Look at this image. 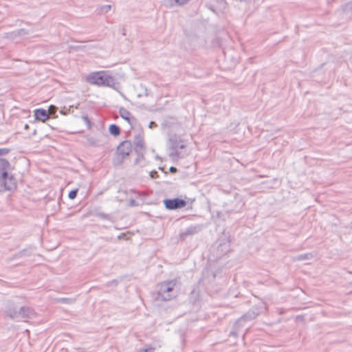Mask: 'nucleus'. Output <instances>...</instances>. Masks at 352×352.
Instances as JSON below:
<instances>
[{
	"label": "nucleus",
	"instance_id": "nucleus-1",
	"mask_svg": "<svg viewBox=\"0 0 352 352\" xmlns=\"http://www.w3.org/2000/svg\"><path fill=\"white\" fill-rule=\"evenodd\" d=\"M231 244L232 239L230 232L223 230L210 248V256L214 260H218L227 256L232 252Z\"/></svg>",
	"mask_w": 352,
	"mask_h": 352
},
{
	"label": "nucleus",
	"instance_id": "nucleus-2",
	"mask_svg": "<svg viewBox=\"0 0 352 352\" xmlns=\"http://www.w3.org/2000/svg\"><path fill=\"white\" fill-rule=\"evenodd\" d=\"M13 169L9 161L0 157V183L4 190H12L16 187L14 175L9 172Z\"/></svg>",
	"mask_w": 352,
	"mask_h": 352
},
{
	"label": "nucleus",
	"instance_id": "nucleus-3",
	"mask_svg": "<svg viewBox=\"0 0 352 352\" xmlns=\"http://www.w3.org/2000/svg\"><path fill=\"white\" fill-rule=\"evenodd\" d=\"M87 80L90 84L116 89V85L117 83L115 82V78L109 75L108 72H93L87 76Z\"/></svg>",
	"mask_w": 352,
	"mask_h": 352
},
{
	"label": "nucleus",
	"instance_id": "nucleus-4",
	"mask_svg": "<svg viewBox=\"0 0 352 352\" xmlns=\"http://www.w3.org/2000/svg\"><path fill=\"white\" fill-rule=\"evenodd\" d=\"M176 284V280L164 281L159 284L156 299L167 301L176 297L177 294L175 292Z\"/></svg>",
	"mask_w": 352,
	"mask_h": 352
},
{
	"label": "nucleus",
	"instance_id": "nucleus-5",
	"mask_svg": "<svg viewBox=\"0 0 352 352\" xmlns=\"http://www.w3.org/2000/svg\"><path fill=\"white\" fill-rule=\"evenodd\" d=\"M169 148L170 153L169 156L173 160H178L179 159L184 158L187 154L179 150L185 149L186 145L184 141L176 135L171 136L168 140Z\"/></svg>",
	"mask_w": 352,
	"mask_h": 352
},
{
	"label": "nucleus",
	"instance_id": "nucleus-6",
	"mask_svg": "<svg viewBox=\"0 0 352 352\" xmlns=\"http://www.w3.org/2000/svg\"><path fill=\"white\" fill-rule=\"evenodd\" d=\"M265 308L263 303H259L250 309L245 314L239 318L234 324V328L237 329L243 326V322L250 321L259 316Z\"/></svg>",
	"mask_w": 352,
	"mask_h": 352
},
{
	"label": "nucleus",
	"instance_id": "nucleus-7",
	"mask_svg": "<svg viewBox=\"0 0 352 352\" xmlns=\"http://www.w3.org/2000/svg\"><path fill=\"white\" fill-rule=\"evenodd\" d=\"M231 204L234 205L230 209L226 210L225 212L219 211L217 212V217L222 221H226L229 218L231 213H237L240 212L241 209L243 207L244 203L243 202L240 196L236 194L234 197L233 201Z\"/></svg>",
	"mask_w": 352,
	"mask_h": 352
},
{
	"label": "nucleus",
	"instance_id": "nucleus-8",
	"mask_svg": "<svg viewBox=\"0 0 352 352\" xmlns=\"http://www.w3.org/2000/svg\"><path fill=\"white\" fill-rule=\"evenodd\" d=\"M163 204L166 209L168 210H175L184 208L186 206V201L181 198L175 197L173 199H164Z\"/></svg>",
	"mask_w": 352,
	"mask_h": 352
},
{
	"label": "nucleus",
	"instance_id": "nucleus-9",
	"mask_svg": "<svg viewBox=\"0 0 352 352\" xmlns=\"http://www.w3.org/2000/svg\"><path fill=\"white\" fill-rule=\"evenodd\" d=\"M19 309V307L16 303L12 301H9L5 307V318H10L12 320L18 319Z\"/></svg>",
	"mask_w": 352,
	"mask_h": 352
},
{
	"label": "nucleus",
	"instance_id": "nucleus-10",
	"mask_svg": "<svg viewBox=\"0 0 352 352\" xmlns=\"http://www.w3.org/2000/svg\"><path fill=\"white\" fill-rule=\"evenodd\" d=\"M134 144H135V152L139 156H143L145 153V146L144 142V137L141 133H138L134 137Z\"/></svg>",
	"mask_w": 352,
	"mask_h": 352
},
{
	"label": "nucleus",
	"instance_id": "nucleus-11",
	"mask_svg": "<svg viewBox=\"0 0 352 352\" xmlns=\"http://www.w3.org/2000/svg\"><path fill=\"white\" fill-rule=\"evenodd\" d=\"M36 314L34 309L28 306L19 307L18 311V318L32 319L36 316Z\"/></svg>",
	"mask_w": 352,
	"mask_h": 352
},
{
	"label": "nucleus",
	"instance_id": "nucleus-12",
	"mask_svg": "<svg viewBox=\"0 0 352 352\" xmlns=\"http://www.w3.org/2000/svg\"><path fill=\"white\" fill-rule=\"evenodd\" d=\"M132 151V144L130 140L122 141L117 147L116 153L124 157L128 156Z\"/></svg>",
	"mask_w": 352,
	"mask_h": 352
},
{
	"label": "nucleus",
	"instance_id": "nucleus-13",
	"mask_svg": "<svg viewBox=\"0 0 352 352\" xmlns=\"http://www.w3.org/2000/svg\"><path fill=\"white\" fill-rule=\"evenodd\" d=\"M201 229L202 226L201 225L191 226L179 234V239L181 241H185L187 236L197 234Z\"/></svg>",
	"mask_w": 352,
	"mask_h": 352
},
{
	"label": "nucleus",
	"instance_id": "nucleus-14",
	"mask_svg": "<svg viewBox=\"0 0 352 352\" xmlns=\"http://www.w3.org/2000/svg\"><path fill=\"white\" fill-rule=\"evenodd\" d=\"M119 113L121 118L126 120L131 125V129H133L137 120L131 115V112L126 109L124 107H120L119 109Z\"/></svg>",
	"mask_w": 352,
	"mask_h": 352
},
{
	"label": "nucleus",
	"instance_id": "nucleus-15",
	"mask_svg": "<svg viewBox=\"0 0 352 352\" xmlns=\"http://www.w3.org/2000/svg\"><path fill=\"white\" fill-rule=\"evenodd\" d=\"M35 119L41 122H45L50 119L49 113L47 110L39 108L34 111Z\"/></svg>",
	"mask_w": 352,
	"mask_h": 352
},
{
	"label": "nucleus",
	"instance_id": "nucleus-16",
	"mask_svg": "<svg viewBox=\"0 0 352 352\" xmlns=\"http://www.w3.org/2000/svg\"><path fill=\"white\" fill-rule=\"evenodd\" d=\"M93 215L97 217H99L102 219L108 220L110 221H113V217L111 214L104 213L103 212L99 211L98 209H95L93 212Z\"/></svg>",
	"mask_w": 352,
	"mask_h": 352
},
{
	"label": "nucleus",
	"instance_id": "nucleus-17",
	"mask_svg": "<svg viewBox=\"0 0 352 352\" xmlns=\"http://www.w3.org/2000/svg\"><path fill=\"white\" fill-rule=\"evenodd\" d=\"M199 298V290L198 288H193L190 294L189 300L192 303H195Z\"/></svg>",
	"mask_w": 352,
	"mask_h": 352
},
{
	"label": "nucleus",
	"instance_id": "nucleus-18",
	"mask_svg": "<svg viewBox=\"0 0 352 352\" xmlns=\"http://www.w3.org/2000/svg\"><path fill=\"white\" fill-rule=\"evenodd\" d=\"M109 132L111 135L118 136L121 133L120 126L116 124H111L109 126Z\"/></svg>",
	"mask_w": 352,
	"mask_h": 352
},
{
	"label": "nucleus",
	"instance_id": "nucleus-19",
	"mask_svg": "<svg viewBox=\"0 0 352 352\" xmlns=\"http://www.w3.org/2000/svg\"><path fill=\"white\" fill-rule=\"evenodd\" d=\"M124 158H125V157H124L120 154H117L116 153V155L113 157V160H112L113 164L116 166L122 165Z\"/></svg>",
	"mask_w": 352,
	"mask_h": 352
},
{
	"label": "nucleus",
	"instance_id": "nucleus-20",
	"mask_svg": "<svg viewBox=\"0 0 352 352\" xmlns=\"http://www.w3.org/2000/svg\"><path fill=\"white\" fill-rule=\"evenodd\" d=\"M87 143L88 145L91 146H99V141L93 137H89L87 138Z\"/></svg>",
	"mask_w": 352,
	"mask_h": 352
},
{
	"label": "nucleus",
	"instance_id": "nucleus-21",
	"mask_svg": "<svg viewBox=\"0 0 352 352\" xmlns=\"http://www.w3.org/2000/svg\"><path fill=\"white\" fill-rule=\"evenodd\" d=\"M178 0H164V4L167 8H172L175 6H177Z\"/></svg>",
	"mask_w": 352,
	"mask_h": 352
},
{
	"label": "nucleus",
	"instance_id": "nucleus-22",
	"mask_svg": "<svg viewBox=\"0 0 352 352\" xmlns=\"http://www.w3.org/2000/svg\"><path fill=\"white\" fill-rule=\"evenodd\" d=\"M74 299L69 298H60L58 299V302L65 304H72L74 302Z\"/></svg>",
	"mask_w": 352,
	"mask_h": 352
},
{
	"label": "nucleus",
	"instance_id": "nucleus-23",
	"mask_svg": "<svg viewBox=\"0 0 352 352\" xmlns=\"http://www.w3.org/2000/svg\"><path fill=\"white\" fill-rule=\"evenodd\" d=\"M78 188L72 190L71 191H69V192L68 194V197L70 199H74L76 197L77 195H78Z\"/></svg>",
	"mask_w": 352,
	"mask_h": 352
},
{
	"label": "nucleus",
	"instance_id": "nucleus-24",
	"mask_svg": "<svg viewBox=\"0 0 352 352\" xmlns=\"http://www.w3.org/2000/svg\"><path fill=\"white\" fill-rule=\"evenodd\" d=\"M73 105L69 106V107H64L60 111V113L62 115H67L71 113V108H73Z\"/></svg>",
	"mask_w": 352,
	"mask_h": 352
},
{
	"label": "nucleus",
	"instance_id": "nucleus-25",
	"mask_svg": "<svg viewBox=\"0 0 352 352\" xmlns=\"http://www.w3.org/2000/svg\"><path fill=\"white\" fill-rule=\"evenodd\" d=\"M82 119L87 124V128L89 129H90L91 128V120H89V117L87 115H84L82 116Z\"/></svg>",
	"mask_w": 352,
	"mask_h": 352
},
{
	"label": "nucleus",
	"instance_id": "nucleus-26",
	"mask_svg": "<svg viewBox=\"0 0 352 352\" xmlns=\"http://www.w3.org/2000/svg\"><path fill=\"white\" fill-rule=\"evenodd\" d=\"M16 36H23L28 34V31L25 29H19L13 32Z\"/></svg>",
	"mask_w": 352,
	"mask_h": 352
},
{
	"label": "nucleus",
	"instance_id": "nucleus-27",
	"mask_svg": "<svg viewBox=\"0 0 352 352\" xmlns=\"http://www.w3.org/2000/svg\"><path fill=\"white\" fill-rule=\"evenodd\" d=\"M111 8V5H105V6H103L102 8H101V12L102 13H107L108 12Z\"/></svg>",
	"mask_w": 352,
	"mask_h": 352
},
{
	"label": "nucleus",
	"instance_id": "nucleus-28",
	"mask_svg": "<svg viewBox=\"0 0 352 352\" xmlns=\"http://www.w3.org/2000/svg\"><path fill=\"white\" fill-rule=\"evenodd\" d=\"M10 152V149L8 148H0V156L6 155Z\"/></svg>",
	"mask_w": 352,
	"mask_h": 352
},
{
	"label": "nucleus",
	"instance_id": "nucleus-29",
	"mask_svg": "<svg viewBox=\"0 0 352 352\" xmlns=\"http://www.w3.org/2000/svg\"><path fill=\"white\" fill-rule=\"evenodd\" d=\"M155 351L154 347H148L146 349H141L138 350V352H153Z\"/></svg>",
	"mask_w": 352,
	"mask_h": 352
},
{
	"label": "nucleus",
	"instance_id": "nucleus-30",
	"mask_svg": "<svg viewBox=\"0 0 352 352\" xmlns=\"http://www.w3.org/2000/svg\"><path fill=\"white\" fill-rule=\"evenodd\" d=\"M150 177L153 179H155L159 177L158 173L156 170H152L149 173Z\"/></svg>",
	"mask_w": 352,
	"mask_h": 352
},
{
	"label": "nucleus",
	"instance_id": "nucleus-31",
	"mask_svg": "<svg viewBox=\"0 0 352 352\" xmlns=\"http://www.w3.org/2000/svg\"><path fill=\"white\" fill-rule=\"evenodd\" d=\"M118 280L114 279V280H111V281L108 282V283H107V286H111V285L117 286V285H118Z\"/></svg>",
	"mask_w": 352,
	"mask_h": 352
},
{
	"label": "nucleus",
	"instance_id": "nucleus-32",
	"mask_svg": "<svg viewBox=\"0 0 352 352\" xmlns=\"http://www.w3.org/2000/svg\"><path fill=\"white\" fill-rule=\"evenodd\" d=\"M190 0H178L177 6H183L187 3Z\"/></svg>",
	"mask_w": 352,
	"mask_h": 352
},
{
	"label": "nucleus",
	"instance_id": "nucleus-33",
	"mask_svg": "<svg viewBox=\"0 0 352 352\" xmlns=\"http://www.w3.org/2000/svg\"><path fill=\"white\" fill-rule=\"evenodd\" d=\"M157 123H156L155 122H154V121H151V122H150V123H149V124H148V127H149L150 129H153V128H155V127H157Z\"/></svg>",
	"mask_w": 352,
	"mask_h": 352
},
{
	"label": "nucleus",
	"instance_id": "nucleus-34",
	"mask_svg": "<svg viewBox=\"0 0 352 352\" xmlns=\"http://www.w3.org/2000/svg\"><path fill=\"white\" fill-rule=\"evenodd\" d=\"M142 159H144V155L142 157V156H139L138 155L137 158L134 161V164L135 165L138 164L140 162V160H142Z\"/></svg>",
	"mask_w": 352,
	"mask_h": 352
},
{
	"label": "nucleus",
	"instance_id": "nucleus-35",
	"mask_svg": "<svg viewBox=\"0 0 352 352\" xmlns=\"http://www.w3.org/2000/svg\"><path fill=\"white\" fill-rule=\"evenodd\" d=\"M169 171L171 173H175L178 171L177 168L175 166H170V168H169Z\"/></svg>",
	"mask_w": 352,
	"mask_h": 352
},
{
	"label": "nucleus",
	"instance_id": "nucleus-36",
	"mask_svg": "<svg viewBox=\"0 0 352 352\" xmlns=\"http://www.w3.org/2000/svg\"><path fill=\"white\" fill-rule=\"evenodd\" d=\"M25 250H23L14 255L15 257H21L25 254Z\"/></svg>",
	"mask_w": 352,
	"mask_h": 352
},
{
	"label": "nucleus",
	"instance_id": "nucleus-37",
	"mask_svg": "<svg viewBox=\"0 0 352 352\" xmlns=\"http://www.w3.org/2000/svg\"><path fill=\"white\" fill-rule=\"evenodd\" d=\"M307 257V254H301L300 256H298V260H302V259H305Z\"/></svg>",
	"mask_w": 352,
	"mask_h": 352
},
{
	"label": "nucleus",
	"instance_id": "nucleus-38",
	"mask_svg": "<svg viewBox=\"0 0 352 352\" xmlns=\"http://www.w3.org/2000/svg\"><path fill=\"white\" fill-rule=\"evenodd\" d=\"M230 336H232L234 337H237L238 334H237V332L236 331H232L230 333Z\"/></svg>",
	"mask_w": 352,
	"mask_h": 352
},
{
	"label": "nucleus",
	"instance_id": "nucleus-39",
	"mask_svg": "<svg viewBox=\"0 0 352 352\" xmlns=\"http://www.w3.org/2000/svg\"><path fill=\"white\" fill-rule=\"evenodd\" d=\"M52 109L56 110V107L55 106H54V105H50V107H49V111H52Z\"/></svg>",
	"mask_w": 352,
	"mask_h": 352
},
{
	"label": "nucleus",
	"instance_id": "nucleus-40",
	"mask_svg": "<svg viewBox=\"0 0 352 352\" xmlns=\"http://www.w3.org/2000/svg\"><path fill=\"white\" fill-rule=\"evenodd\" d=\"M130 202H131V206H136V203L134 199H131Z\"/></svg>",
	"mask_w": 352,
	"mask_h": 352
},
{
	"label": "nucleus",
	"instance_id": "nucleus-41",
	"mask_svg": "<svg viewBox=\"0 0 352 352\" xmlns=\"http://www.w3.org/2000/svg\"><path fill=\"white\" fill-rule=\"evenodd\" d=\"M30 129V126L28 124H25L24 126V129L28 130Z\"/></svg>",
	"mask_w": 352,
	"mask_h": 352
},
{
	"label": "nucleus",
	"instance_id": "nucleus-42",
	"mask_svg": "<svg viewBox=\"0 0 352 352\" xmlns=\"http://www.w3.org/2000/svg\"><path fill=\"white\" fill-rule=\"evenodd\" d=\"M122 34L123 35H126V30H125V28L122 29Z\"/></svg>",
	"mask_w": 352,
	"mask_h": 352
},
{
	"label": "nucleus",
	"instance_id": "nucleus-43",
	"mask_svg": "<svg viewBox=\"0 0 352 352\" xmlns=\"http://www.w3.org/2000/svg\"><path fill=\"white\" fill-rule=\"evenodd\" d=\"M36 133V130L34 129V131H33V135H35Z\"/></svg>",
	"mask_w": 352,
	"mask_h": 352
},
{
	"label": "nucleus",
	"instance_id": "nucleus-44",
	"mask_svg": "<svg viewBox=\"0 0 352 352\" xmlns=\"http://www.w3.org/2000/svg\"><path fill=\"white\" fill-rule=\"evenodd\" d=\"M1 190H1V189H0V191H1Z\"/></svg>",
	"mask_w": 352,
	"mask_h": 352
}]
</instances>
